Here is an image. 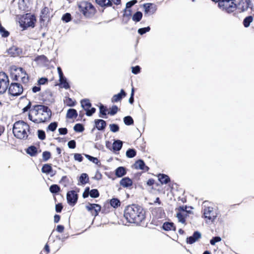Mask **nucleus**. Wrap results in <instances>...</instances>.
<instances>
[{
    "label": "nucleus",
    "mask_w": 254,
    "mask_h": 254,
    "mask_svg": "<svg viewBox=\"0 0 254 254\" xmlns=\"http://www.w3.org/2000/svg\"><path fill=\"white\" fill-rule=\"evenodd\" d=\"M28 103L22 110L24 113L29 111L28 119L35 124L46 123L49 121L52 116V112L48 106L43 105H35L32 106L31 102L27 99Z\"/></svg>",
    "instance_id": "obj_1"
},
{
    "label": "nucleus",
    "mask_w": 254,
    "mask_h": 254,
    "mask_svg": "<svg viewBox=\"0 0 254 254\" xmlns=\"http://www.w3.org/2000/svg\"><path fill=\"white\" fill-rule=\"evenodd\" d=\"M124 216L127 222L140 225L146 218V211L142 206L132 204L125 207Z\"/></svg>",
    "instance_id": "obj_2"
},
{
    "label": "nucleus",
    "mask_w": 254,
    "mask_h": 254,
    "mask_svg": "<svg viewBox=\"0 0 254 254\" xmlns=\"http://www.w3.org/2000/svg\"><path fill=\"white\" fill-rule=\"evenodd\" d=\"M13 133L15 137L21 140H26L30 133L29 125L23 121L15 122L13 126Z\"/></svg>",
    "instance_id": "obj_3"
},
{
    "label": "nucleus",
    "mask_w": 254,
    "mask_h": 254,
    "mask_svg": "<svg viewBox=\"0 0 254 254\" xmlns=\"http://www.w3.org/2000/svg\"><path fill=\"white\" fill-rule=\"evenodd\" d=\"M10 76L12 79L17 82L26 84L29 82V76L26 71L22 67L15 65L11 67Z\"/></svg>",
    "instance_id": "obj_4"
},
{
    "label": "nucleus",
    "mask_w": 254,
    "mask_h": 254,
    "mask_svg": "<svg viewBox=\"0 0 254 254\" xmlns=\"http://www.w3.org/2000/svg\"><path fill=\"white\" fill-rule=\"evenodd\" d=\"M79 12L86 18L92 17L97 12L94 5L87 0H82L77 3Z\"/></svg>",
    "instance_id": "obj_5"
},
{
    "label": "nucleus",
    "mask_w": 254,
    "mask_h": 254,
    "mask_svg": "<svg viewBox=\"0 0 254 254\" xmlns=\"http://www.w3.org/2000/svg\"><path fill=\"white\" fill-rule=\"evenodd\" d=\"M36 22V18L34 15L26 13L20 18L19 23L20 26L25 30L29 27H34Z\"/></svg>",
    "instance_id": "obj_6"
},
{
    "label": "nucleus",
    "mask_w": 254,
    "mask_h": 254,
    "mask_svg": "<svg viewBox=\"0 0 254 254\" xmlns=\"http://www.w3.org/2000/svg\"><path fill=\"white\" fill-rule=\"evenodd\" d=\"M235 0H221L218 3V6L223 10L228 13L234 12L236 9V4L234 2Z\"/></svg>",
    "instance_id": "obj_7"
},
{
    "label": "nucleus",
    "mask_w": 254,
    "mask_h": 254,
    "mask_svg": "<svg viewBox=\"0 0 254 254\" xmlns=\"http://www.w3.org/2000/svg\"><path fill=\"white\" fill-rule=\"evenodd\" d=\"M23 92V87L21 84L18 82H11L9 85L8 93L11 96H18Z\"/></svg>",
    "instance_id": "obj_8"
},
{
    "label": "nucleus",
    "mask_w": 254,
    "mask_h": 254,
    "mask_svg": "<svg viewBox=\"0 0 254 254\" xmlns=\"http://www.w3.org/2000/svg\"><path fill=\"white\" fill-rule=\"evenodd\" d=\"M203 215L206 221L212 222L216 219L217 213L213 207L207 206L204 208Z\"/></svg>",
    "instance_id": "obj_9"
},
{
    "label": "nucleus",
    "mask_w": 254,
    "mask_h": 254,
    "mask_svg": "<svg viewBox=\"0 0 254 254\" xmlns=\"http://www.w3.org/2000/svg\"><path fill=\"white\" fill-rule=\"evenodd\" d=\"M9 85V78L3 71L0 72V93H4Z\"/></svg>",
    "instance_id": "obj_10"
},
{
    "label": "nucleus",
    "mask_w": 254,
    "mask_h": 254,
    "mask_svg": "<svg viewBox=\"0 0 254 254\" xmlns=\"http://www.w3.org/2000/svg\"><path fill=\"white\" fill-rule=\"evenodd\" d=\"M81 104L82 107L86 111V115L87 116H92L96 112V109L94 107H91V103L90 100L88 99H84L81 101Z\"/></svg>",
    "instance_id": "obj_11"
},
{
    "label": "nucleus",
    "mask_w": 254,
    "mask_h": 254,
    "mask_svg": "<svg viewBox=\"0 0 254 254\" xmlns=\"http://www.w3.org/2000/svg\"><path fill=\"white\" fill-rule=\"evenodd\" d=\"M187 208L188 207L187 205H182L176 208V211H177V217L178 218L179 222L183 224L186 223L187 214L185 215L183 213H188L189 211L187 210Z\"/></svg>",
    "instance_id": "obj_12"
},
{
    "label": "nucleus",
    "mask_w": 254,
    "mask_h": 254,
    "mask_svg": "<svg viewBox=\"0 0 254 254\" xmlns=\"http://www.w3.org/2000/svg\"><path fill=\"white\" fill-rule=\"evenodd\" d=\"M85 208L95 217L98 215L99 212L101 210V205L96 203H88Z\"/></svg>",
    "instance_id": "obj_13"
},
{
    "label": "nucleus",
    "mask_w": 254,
    "mask_h": 254,
    "mask_svg": "<svg viewBox=\"0 0 254 254\" xmlns=\"http://www.w3.org/2000/svg\"><path fill=\"white\" fill-rule=\"evenodd\" d=\"M252 4V0H240L236 4L237 9L240 12H244L248 9Z\"/></svg>",
    "instance_id": "obj_14"
},
{
    "label": "nucleus",
    "mask_w": 254,
    "mask_h": 254,
    "mask_svg": "<svg viewBox=\"0 0 254 254\" xmlns=\"http://www.w3.org/2000/svg\"><path fill=\"white\" fill-rule=\"evenodd\" d=\"M66 198L68 203L73 206L77 202L78 195L74 190H70L67 192Z\"/></svg>",
    "instance_id": "obj_15"
},
{
    "label": "nucleus",
    "mask_w": 254,
    "mask_h": 254,
    "mask_svg": "<svg viewBox=\"0 0 254 254\" xmlns=\"http://www.w3.org/2000/svg\"><path fill=\"white\" fill-rule=\"evenodd\" d=\"M97 4L101 7H110L112 6L113 2L118 5L121 3V0H95Z\"/></svg>",
    "instance_id": "obj_16"
},
{
    "label": "nucleus",
    "mask_w": 254,
    "mask_h": 254,
    "mask_svg": "<svg viewBox=\"0 0 254 254\" xmlns=\"http://www.w3.org/2000/svg\"><path fill=\"white\" fill-rule=\"evenodd\" d=\"M145 15L153 14L157 10L156 5L152 3H146L143 4Z\"/></svg>",
    "instance_id": "obj_17"
},
{
    "label": "nucleus",
    "mask_w": 254,
    "mask_h": 254,
    "mask_svg": "<svg viewBox=\"0 0 254 254\" xmlns=\"http://www.w3.org/2000/svg\"><path fill=\"white\" fill-rule=\"evenodd\" d=\"M7 52L11 57H15L20 55L22 50L16 46H12L7 49Z\"/></svg>",
    "instance_id": "obj_18"
},
{
    "label": "nucleus",
    "mask_w": 254,
    "mask_h": 254,
    "mask_svg": "<svg viewBox=\"0 0 254 254\" xmlns=\"http://www.w3.org/2000/svg\"><path fill=\"white\" fill-rule=\"evenodd\" d=\"M201 237V235L198 231H195L192 236L187 239V243L189 244H192L198 241Z\"/></svg>",
    "instance_id": "obj_19"
},
{
    "label": "nucleus",
    "mask_w": 254,
    "mask_h": 254,
    "mask_svg": "<svg viewBox=\"0 0 254 254\" xmlns=\"http://www.w3.org/2000/svg\"><path fill=\"white\" fill-rule=\"evenodd\" d=\"M134 168L136 169H140L145 172L149 170V167L145 165L144 161L142 160H137L134 164Z\"/></svg>",
    "instance_id": "obj_20"
},
{
    "label": "nucleus",
    "mask_w": 254,
    "mask_h": 254,
    "mask_svg": "<svg viewBox=\"0 0 254 254\" xmlns=\"http://www.w3.org/2000/svg\"><path fill=\"white\" fill-rule=\"evenodd\" d=\"M127 96V93L124 89H121L120 92L117 94L114 95L111 101L112 103L118 102L121 101L123 98Z\"/></svg>",
    "instance_id": "obj_21"
},
{
    "label": "nucleus",
    "mask_w": 254,
    "mask_h": 254,
    "mask_svg": "<svg viewBox=\"0 0 254 254\" xmlns=\"http://www.w3.org/2000/svg\"><path fill=\"white\" fill-rule=\"evenodd\" d=\"M132 181L129 177H127L123 178L120 181V184L124 188L130 187L132 186Z\"/></svg>",
    "instance_id": "obj_22"
},
{
    "label": "nucleus",
    "mask_w": 254,
    "mask_h": 254,
    "mask_svg": "<svg viewBox=\"0 0 254 254\" xmlns=\"http://www.w3.org/2000/svg\"><path fill=\"white\" fill-rule=\"evenodd\" d=\"M159 181L162 185L168 184L171 182L170 177L164 174H159L157 175Z\"/></svg>",
    "instance_id": "obj_23"
},
{
    "label": "nucleus",
    "mask_w": 254,
    "mask_h": 254,
    "mask_svg": "<svg viewBox=\"0 0 254 254\" xmlns=\"http://www.w3.org/2000/svg\"><path fill=\"white\" fill-rule=\"evenodd\" d=\"M95 126L99 130H104L106 126V122L102 119H96L94 121Z\"/></svg>",
    "instance_id": "obj_24"
},
{
    "label": "nucleus",
    "mask_w": 254,
    "mask_h": 254,
    "mask_svg": "<svg viewBox=\"0 0 254 254\" xmlns=\"http://www.w3.org/2000/svg\"><path fill=\"white\" fill-rule=\"evenodd\" d=\"M152 214L159 218H162L165 215L164 210L161 207L153 208L152 210Z\"/></svg>",
    "instance_id": "obj_25"
},
{
    "label": "nucleus",
    "mask_w": 254,
    "mask_h": 254,
    "mask_svg": "<svg viewBox=\"0 0 254 254\" xmlns=\"http://www.w3.org/2000/svg\"><path fill=\"white\" fill-rule=\"evenodd\" d=\"M89 179L86 173H82L78 179V185H84L89 182Z\"/></svg>",
    "instance_id": "obj_26"
},
{
    "label": "nucleus",
    "mask_w": 254,
    "mask_h": 254,
    "mask_svg": "<svg viewBox=\"0 0 254 254\" xmlns=\"http://www.w3.org/2000/svg\"><path fill=\"white\" fill-rule=\"evenodd\" d=\"M162 228L164 230L167 231L171 230L175 231L176 230V227L174 225V224L172 222H166L163 224L162 226Z\"/></svg>",
    "instance_id": "obj_27"
},
{
    "label": "nucleus",
    "mask_w": 254,
    "mask_h": 254,
    "mask_svg": "<svg viewBox=\"0 0 254 254\" xmlns=\"http://www.w3.org/2000/svg\"><path fill=\"white\" fill-rule=\"evenodd\" d=\"M78 114L76 110L74 109H69L67 110L66 113V118L68 119H76L77 117Z\"/></svg>",
    "instance_id": "obj_28"
},
{
    "label": "nucleus",
    "mask_w": 254,
    "mask_h": 254,
    "mask_svg": "<svg viewBox=\"0 0 254 254\" xmlns=\"http://www.w3.org/2000/svg\"><path fill=\"white\" fill-rule=\"evenodd\" d=\"M127 173L126 168L124 167H119L115 170V175L118 178H121Z\"/></svg>",
    "instance_id": "obj_29"
},
{
    "label": "nucleus",
    "mask_w": 254,
    "mask_h": 254,
    "mask_svg": "<svg viewBox=\"0 0 254 254\" xmlns=\"http://www.w3.org/2000/svg\"><path fill=\"white\" fill-rule=\"evenodd\" d=\"M49 9L48 7H44L43 8L41 11L40 20L44 21V18H47L49 17Z\"/></svg>",
    "instance_id": "obj_30"
},
{
    "label": "nucleus",
    "mask_w": 254,
    "mask_h": 254,
    "mask_svg": "<svg viewBox=\"0 0 254 254\" xmlns=\"http://www.w3.org/2000/svg\"><path fill=\"white\" fill-rule=\"evenodd\" d=\"M64 102V104L68 107H73L76 104V101L75 100H72L69 97H65Z\"/></svg>",
    "instance_id": "obj_31"
},
{
    "label": "nucleus",
    "mask_w": 254,
    "mask_h": 254,
    "mask_svg": "<svg viewBox=\"0 0 254 254\" xmlns=\"http://www.w3.org/2000/svg\"><path fill=\"white\" fill-rule=\"evenodd\" d=\"M110 204L114 208H117L121 204L120 200L117 198H113L110 200Z\"/></svg>",
    "instance_id": "obj_32"
},
{
    "label": "nucleus",
    "mask_w": 254,
    "mask_h": 254,
    "mask_svg": "<svg viewBox=\"0 0 254 254\" xmlns=\"http://www.w3.org/2000/svg\"><path fill=\"white\" fill-rule=\"evenodd\" d=\"M26 152L31 156H35L38 153V151L35 146H30L27 149Z\"/></svg>",
    "instance_id": "obj_33"
},
{
    "label": "nucleus",
    "mask_w": 254,
    "mask_h": 254,
    "mask_svg": "<svg viewBox=\"0 0 254 254\" xmlns=\"http://www.w3.org/2000/svg\"><path fill=\"white\" fill-rule=\"evenodd\" d=\"M123 146V142L120 140L115 141L113 143V149L114 151H119Z\"/></svg>",
    "instance_id": "obj_34"
},
{
    "label": "nucleus",
    "mask_w": 254,
    "mask_h": 254,
    "mask_svg": "<svg viewBox=\"0 0 254 254\" xmlns=\"http://www.w3.org/2000/svg\"><path fill=\"white\" fill-rule=\"evenodd\" d=\"M52 171V167L51 164H45L42 168V172L44 173L50 174Z\"/></svg>",
    "instance_id": "obj_35"
},
{
    "label": "nucleus",
    "mask_w": 254,
    "mask_h": 254,
    "mask_svg": "<svg viewBox=\"0 0 254 254\" xmlns=\"http://www.w3.org/2000/svg\"><path fill=\"white\" fill-rule=\"evenodd\" d=\"M142 17V13L140 11L136 12L132 16V19L135 22L140 21Z\"/></svg>",
    "instance_id": "obj_36"
},
{
    "label": "nucleus",
    "mask_w": 254,
    "mask_h": 254,
    "mask_svg": "<svg viewBox=\"0 0 254 254\" xmlns=\"http://www.w3.org/2000/svg\"><path fill=\"white\" fill-rule=\"evenodd\" d=\"M0 34L3 38H7L9 35L10 33L7 31L1 25L0 22Z\"/></svg>",
    "instance_id": "obj_37"
},
{
    "label": "nucleus",
    "mask_w": 254,
    "mask_h": 254,
    "mask_svg": "<svg viewBox=\"0 0 254 254\" xmlns=\"http://www.w3.org/2000/svg\"><path fill=\"white\" fill-rule=\"evenodd\" d=\"M253 17L251 15L247 16L243 21V25L245 27H248L253 21Z\"/></svg>",
    "instance_id": "obj_38"
},
{
    "label": "nucleus",
    "mask_w": 254,
    "mask_h": 254,
    "mask_svg": "<svg viewBox=\"0 0 254 254\" xmlns=\"http://www.w3.org/2000/svg\"><path fill=\"white\" fill-rule=\"evenodd\" d=\"M100 109V115L99 117L103 118H106V117L107 113L106 112L107 111V107L104 106L103 105H100L99 107Z\"/></svg>",
    "instance_id": "obj_39"
},
{
    "label": "nucleus",
    "mask_w": 254,
    "mask_h": 254,
    "mask_svg": "<svg viewBox=\"0 0 254 254\" xmlns=\"http://www.w3.org/2000/svg\"><path fill=\"white\" fill-rule=\"evenodd\" d=\"M59 81L60 84L62 85L63 88H65V89H68L70 88V86L64 77H63L62 79L60 78Z\"/></svg>",
    "instance_id": "obj_40"
},
{
    "label": "nucleus",
    "mask_w": 254,
    "mask_h": 254,
    "mask_svg": "<svg viewBox=\"0 0 254 254\" xmlns=\"http://www.w3.org/2000/svg\"><path fill=\"white\" fill-rule=\"evenodd\" d=\"M61 190L60 187L58 185H52L50 187V191L53 193H56Z\"/></svg>",
    "instance_id": "obj_41"
},
{
    "label": "nucleus",
    "mask_w": 254,
    "mask_h": 254,
    "mask_svg": "<svg viewBox=\"0 0 254 254\" xmlns=\"http://www.w3.org/2000/svg\"><path fill=\"white\" fill-rule=\"evenodd\" d=\"M84 155L86 158H87L89 161L92 162L93 163L97 165H99V164H100V161L97 158L91 156L88 154H84Z\"/></svg>",
    "instance_id": "obj_42"
},
{
    "label": "nucleus",
    "mask_w": 254,
    "mask_h": 254,
    "mask_svg": "<svg viewBox=\"0 0 254 254\" xmlns=\"http://www.w3.org/2000/svg\"><path fill=\"white\" fill-rule=\"evenodd\" d=\"M124 122L127 126L132 125L134 123L133 119L130 116H127L124 118Z\"/></svg>",
    "instance_id": "obj_43"
},
{
    "label": "nucleus",
    "mask_w": 254,
    "mask_h": 254,
    "mask_svg": "<svg viewBox=\"0 0 254 254\" xmlns=\"http://www.w3.org/2000/svg\"><path fill=\"white\" fill-rule=\"evenodd\" d=\"M136 154V152L133 149H129L126 152V155L128 158H133Z\"/></svg>",
    "instance_id": "obj_44"
},
{
    "label": "nucleus",
    "mask_w": 254,
    "mask_h": 254,
    "mask_svg": "<svg viewBox=\"0 0 254 254\" xmlns=\"http://www.w3.org/2000/svg\"><path fill=\"white\" fill-rule=\"evenodd\" d=\"M51 157V153L48 151H44L42 153V158L44 161H47Z\"/></svg>",
    "instance_id": "obj_45"
},
{
    "label": "nucleus",
    "mask_w": 254,
    "mask_h": 254,
    "mask_svg": "<svg viewBox=\"0 0 254 254\" xmlns=\"http://www.w3.org/2000/svg\"><path fill=\"white\" fill-rule=\"evenodd\" d=\"M100 193L97 189H92L90 190V196L92 198L98 197Z\"/></svg>",
    "instance_id": "obj_46"
},
{
    "label": "nucleus",
    "mask_w": 254,
    "mask_h": 254,
    "mask_svg": "<svg viewBox=\"0 0 254 254\" xmlns=\"http://www.w3.org/2000/svg\"><path fill=\"white\" fill-rule=\"evenodd\" d=\"M73 128L76 132H82L84 129L83 126L81 124H76L74 126Z\"/></svg>",
    "instance_id": "obj_47"
},
{
    "label": "nucleus",
    "mask_w": 254,
    "mask_h": 254,
    "mask_svg": "<svg viewBox=\"0 0 254 254\" xmlns=\"http://www.w3.org/2000/svg\"><path fill=\"white\" fill-rule=\"evenodd\" d=\"M58 127V123L57 122H53L51 123L47 127V130H49L52 131H54Z\"/></svg>",
    "instance_id": "obj_48"
},
{
    "label": "nucleus",
    "mask_w": 254,
    "mask_h": 254,
    "mask_svg": "<svg viewBox=\"0 0 254 254\" xmlns=\"http://www.w3.org/2000/svg\"><path fill=\"white\" fill-rule=\"evenodd\" d=\"M119 111V108L116 105H113L111 108L110 112H108V114L113 116L115 115Z\"/></svg>",
    "instance_id": "obj_49"
},
{
    "label": "nucleus",
    "mask_w": 254,
    "mask_h": 254,
    "mask_svg": "<svg viewBox=\"0 0 254 254\" xmlns=\"http://www.w3.org/2000/svg\"><path fill=\"white\" fill-rule=\"evenodd\" d=\"M62 19L64 21L68 22L71 20V14L69 13H66L63 15Z\"/></svg>",
    "instance_id": "obj_50"
},
{
    "label": "nucleus",
    "mask_w": 254,
    "mask_h": 254,
    "mask_svg": "<svg viewBox=\"0 0 254 254\" xmlns=\"http://www.w3.org/2000/svg\"><path fill=\"white\" fill-rule=\"evenodd\" d=\"M110 128L111 131L113 132H116L119 130V126L115 124L110 125Z\"/></svg>",
    "instance_id": "obj_51"
},
{
    "label": "nucleus",
    "mask_w": 254,
    "mask_h": 254,
    "mask_svg": "<svg viewBox=\"0 0 254 254\" xmlns=\"http://www.w3.org/2000/svg\"><path fill=\"white\" fill-rule=\"evenodd\" d=\"M150 30V28L149 26L144 27V28H139L138 30V32L140 35H143L145 34V33L149 32Z\"/></svg>",
    "instance_id": "obj_52"
},
{
    "label": "nucleus",
    "mask_w": 254,
    "mask_h": 254,
    "mask_svg": "<svg viewBox=\"0 0 254 254\" xmlns=\"http://www.w3.org/2000/svg\"><path fill=\"white\" fill-rule=\"evenodd\" d=\"M38 136L40 139L44 140L46 138V134L45 131L43 130H38Z\"/></svg>",
    "instance_id": "obj_53"
},
{
    "label": "nucleus",
    "mask_w": 254,
    "mask_h": 254,
    "mask_svg": "<svg viewBox=\"0 0 254 254\" xmlns=\"http://www.w3.org/2000/svg\"><path fill=\"white\" fill-rule=\"evenodd\" d=\"M74 159L75 160L79 162H81L83 161V157L81 154L79 153H74Z\"/></svg>",
    "instance_id": "obj_54"
},
{
    "label": "nucleus",
    "mask_w": 254,
    "mask_h": 254,
    "mask_svg": "<svg viewBox=\"0 0 254 254\" xmlns=\"http://www.w3.org/2000/svg\"><path fill=\"white\" fill-rule=\"evenodd\" d=\"M221 238L220 237H214L210 240V243L211 245H214L216 243L221 241Z\"/></svg>",
    "instance_id": "obj_55"
},
{
    "label": "nucleus",
    "mask_w": 254,
    "mask_h": 254,
    "mask_svg": "<svg viewBox=\"0 0 254 254\" xmlns=\"http://www.w3.org/2000/svg\"><path fill=\"white\" fill-rule=\"evenodd\" d=\"M47 57L44 55H40L37 56L35 59L34 61L35 62H38V61H46L47 60Z\"/></svg>",
    "instance_id": "obj_56"
},
{
    "label": "nucleus",
    "mask_w": 254,
    "mask_h": 254,
    "mask_svg": "<svg viewBox=\"0 0 254 254\" xmlns=\"http://www.w3.org/2000/svg\"><path fill=\"white\" fill-rule=\"evenodd\" d=\"M48 80L46 77H42L40 78L38 81V84L41 86V85H44L47 83Z\"/></svg>",
    "instance_id": "obj_57"
},
{
    "label": "nucleus",
    "mask_w": 254,
    "mask_h": 254,
    "mask_svg": "<svg viewBox=\"0 0 254 254\" xmlns=\"http://www.w3.org/2000/svg\"><path fill=\"white\" fill-rule=\"evenodd\" d=\"M134 88L133 87L131 89L130 97L128 100L129 103L131 104H132L134 102Z\"/></svg>",
    "instance_id": "obj_58"
},
{
    "label": "nucleus",
    "mask_w": 254,
    "mask_h": 254,
    "mask_svg": "<svg viewBox=\"0 0 254 254\" xmlns=\"http://www.w3.org/2000/svg\"><path fill=\"white\" fill-rule=\"evenodd\" d=\"M90 195V189L89 187H86L83 192L82 196L84 198H87Z\"/></svg>",
    "instance_id": "obj_59"
},
{
    "label": "nucleus",
    "mask_w": 254,
    "mask_h": 254,
    "mask_svg": "<svg viewBox=\"0 0 254 254\" xmlns=\"http://www.w3.org/2000/svg\"><path fill=\"white\" fill-rule=\"evenodd\" d=\"M132 72L135 74H138L140 71V67L138 65L132 67Z\"/></svg>",
    "instance_id": "obj_60"
},
{
    "label": "nucleus",
    "mask_w": 254,
    "mask_h": 254,
    "mask_svg": "<svg viewBox=\"0 0 254 254\" xmlns=\"http://www.w3.org/2000/svg\"><path fill=\"white\" fill-rule=\"evenodd\" d=\"M67 145L69 148L74 149L76 147V142L74 140H70Z\"/></svg>",
    "instance_id": "obj_61"
},
{
    "label": "nucleus",
    "mask_w": 254,
    "mask_h": 254,
    "mask_svg": "<svg viewBox=\"0 0 254 254\" xmlns=\"http://www.w3.org/2000/svg\"><path fill=\"white\" fill-rule=\"evenodd\" d=\"M137 2V0H132L126 3V8H129Z\"/></svg>",
    "instance_id": "obj_62"
},
{
    "label": "nucleus",
    "mask_w": 254,
    "mask_h": 254,
    "mask_svg": "<svg viewBox=\"0 0 254 254\" xmlns=\"http://www.w3.org/2000/svg\"><path fill=\"white\" fill-rule=\"evenodd\" d=\"M63 208L62 203H58L56 205V211L57 212H61Z\"/></svg>",
    "instance_id": "obj_63"
},
{
    "label": "nucleus",
    "mask_w": 254,
    "mask_h": 254,
    "mask_svg": "<svg viewBox=\"0 0 254 254\" xmlns=\"http://www.w3.org/2000/svg\"><path fill=\"white\" fill-rule=\"evenodd\" d=\"M41 90V86L38 84L37 86H35L32 88V91L33 93H37Z\"/></svg>",
    "instance_id": "obj_64"
}]
</instances>
